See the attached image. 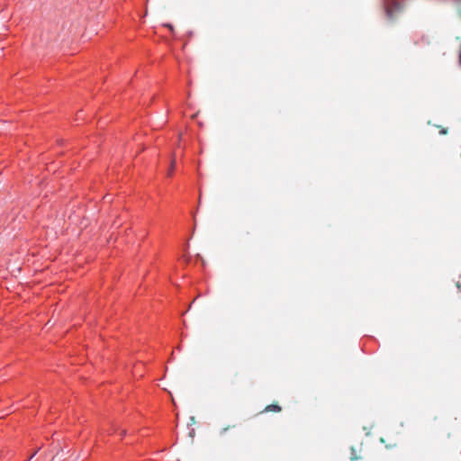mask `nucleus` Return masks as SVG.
Returning a JSON list of instances; mask_svg holds the SVG:
<instances>
[{"mask_svg":"<svg viewBox=\"0 0 461 461\" xmlns=\"http://www.w3.org/2000/svg\"><path fill=\"white\" fill-rule=\"evenodd\" d=\"M385 14L392 19L393 15L402 10V5L397 0H384Z\"/></svg>","mask_w":461,"mask_h":461,"instance_id":"f257e3e1","label":"nucleus"},{"mask_svg":"<svg viewBox=\"0 0 461 461\" xmlns=\"http://www.w3.org/2000/svg\"><path fill=\"white\" fill-rule=\"evenodd\" d=\"M266 411H281V408L280 406L278 405H276V404H271V405H268L266 410Z\"/></svg>","mask_w":461,"mask_h":461,"instance_id":"f03ea898","label":"nucleus"},{"mask_svg":"<svg viewBox=\"0 0 461 461\" xmlns=\"http://www.w3.org/2000/svg\"><path fill=\"white\" fill-rule=\"evenodd\" d=\"M174 167H175V160H172L171 167H170V168L168 170V173H167L168 176H172L173 171H174Z\"/></svg>","mask_w":461,"mask_h":461,"instance_id":"7ed1b4c3","label":"nucleus"},{"mask_svg":"<svg viewBox=\"0 0 461 461\" xmlns=\"http://www.w3.org/2000/svg\"><path fill=\"white\" fill-rule=\"evenodd\" d=\"M36 452H34L33 454H32V456H30V458L27 460L29 461L30 459H32L34 456H35Z\"/></svg>","mask_w":461,"mask_h":461,"instance_id":"20e7f679","label":"nucleus"},{"mask_svg":"<svg viewBox=\"0 0 461 461\" xmlns=\"http://www.w3.org/2000/svg\"><path fill=\"white\" fill-rule=\"evenodd\" d=\"M124 434H125V430H122V431H121V435L122 436V435H124Z\"/></svg>","mask_w":461,"mask_h":461,"instance_id":"39448f33","label":"nucleus"},{"mask_svg":"<svg viewBox=\"0 0 461 461\" xmlns=\"http://www.w3.org/2000/svg\"><path fill=\"white\" fill-rule=\"evenodd\" d=\"M440 133H446V130H442Z\"/></svg>","mask_w":461,"mask_h":461,"instance_id":"423d86ee","label":"nucleus"}]
</instances>
